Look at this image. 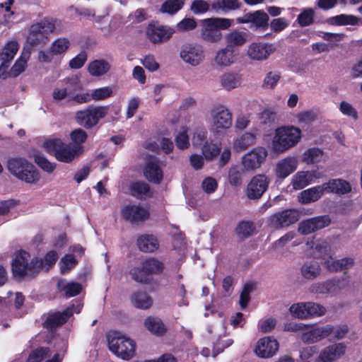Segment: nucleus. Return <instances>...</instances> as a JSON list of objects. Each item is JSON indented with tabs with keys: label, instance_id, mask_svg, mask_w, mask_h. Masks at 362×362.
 Here are the masks:
<instances>
[{
	"label": "nucleus",
	"instance_id": "31",
	"mask_svg": "<svg viewBox=\"0 0 362 362\" xmlns=\"http://www.w3.org/2000/svg\"><path fill=\"white\" fill-rule=\"evenodd\" d=\"M226 47L235 49V47H241L247 41V34L243 31L233 30L226 34L224 37Z\"/></svg>",
	"mask_w": 362,
	"mask_h": 362
},
{
	"label": "nucleus",
	"instance_id": "29",
	"mask_svg": "<svg viewBox=\"0 0 362 362\" xmlns=\"http://www.w3.org/2000/svg\"><path fill=\"white\" fill-rule=\"evenodd\" d=\"M257 134V129H254L252 132H246L243 134L240 137L233 141L234 150L241 151L255 144Z\"/></svg>",
	"mask_w": 362,
	"mask_h": 362
},
{
	"label": "nucleus",
	"instance_id": "41",
	"mask_svg": "<svg viewBox=\"0 0 362 362\" xmlns=\"http://www.w3.org/2000/svg\"><path fill=\"white\" fill-rule=\"evenodd\" d=\"M325 266L332 272H337L349 269L354 265V260L349 257H344L341 259H334L330 257L326 260Z\"/></svg>",
	"mask_w": 362,
	"mask_h": 362
},
{
	"label": "nucleus",
	"instance_id": "57",
	"mask_svg": "<svg viewBox=\"0 0 362 362\" xmlns=\"http://www.w3.org/2000/svg\"><path fill=\"white\" fill-rule=\"evenodd\" d=\"M197 25V21L193 18H185L177 23L175 32L185 33L194 30Z\"/></svg>",
	"mask_w": 362,
	"mask_h": 362
},
{
	"label": "nucleus",
	"instance_id": "37",
	"mask_svg": "<svg viewBox=\"0 0 362 362\" xmlns=\"http://www.w3.org/2000/svg\"><path fill=\"white\" fill-rule=\"evenodd\" d=\"M139 249L146 252H152L158 248L157 238L153 235H142L137 240Z\"/></svg>",
	"mask_w": 362,
	"mask_h": 362
},
{
	"label": "nucleus",
	"instance_id": "4",
	"mask_svg": "<svg viewBox=\"0 0 362 362\" xmlns=\"http://www.w3.org/2000/svg\"><path fill=\"white\" fill-rule=\"evenodd\" d=\"M209 122L211 132L220 135L232 127V113L223 105H214L209 111Z\"/></svg>",
	"mask_w": 362,
	"mask_h": 362
},
{
	"label": "nucleus",
	"instance_id": "13",
	"mask_svg": "<svg viewBox=\"0 0 362 362\" xmlns=\"http://www.w3.org/2000/svg\"><path fill=\"white\" fill-rule=\"evenodd\" d=\"M81 307L71 305L68 307L63 312H56L51 313L48 315L47 318L44 322V326L47 329L51 331L54 330L58 327L64 324L67 320L73 315L74 313H79Z\"/></svg>",
	"mask_w": 362,
	"mask_h": 362
},
{
	"label": "nucleus",
	"instance_id": "27",
	"mask_svg": "<svg viewBox=\"0 0 362 362\" xmlns=\"http://www.w3.org/2000/svg\"><path fill=\"white\" fill-rule=\"evenodd\" d=\"M278 349L277 341H259L254 352L259 358H269L274 356Z\"/></svg>",
	"mask_w": 362,
	"mask_h": 362
},
{
	"label": "nucleus",
	"instance_id": "50",
	"mask_svg": "<svg viewBox=\"0 0 362 362\" xmlns=\"http://www.w3.org/2000/svg\"><path fill=\"white\" fill-rule=\"evenodd\" d=\"M329 22L337 25H354L358 23V18L352 15L340 14L331 18Z\"/></svg>",
	"mask_w": 362,
	"mask_h": 362
},
{
	"label": "nucleus",
	"instance_id": "15",
	"mask_svg": "<svg viewBox=\"0 0 362 362\" xmlns=\"http://www.w3.org/2000/svg\"><path fill=\"white\" fill-rule=\"evenodd\" d=\"M346 349L343 342L332 343L320 351L315 362H334L345 354Z\"/></svg>",
	"mask_w": 362,
	"mask_h": 362
},
{
	"label": "nucleus",
	"instance_id": "7",
	"mask_svg": "<svg viewBox=\"0 0 362 362\" xmlns=\"http://www.w3.org/2000/svg\"><path fill=\"white\" fill-rule=\"evenodd\" d=\"M8 169L16 177L28 183H35L40 180V173L35 167L25 159L9 160Z\"/></svg>",
	"mask_w": 362,
	"mask_h": 362
},
{
	"label": "nucleus",
	"instance_id": "55",
	"mask_svg": "<svg viewBox=\"0 0 362 362\" xmlns=\"http://www.w3.org/2000/svg\"><path fill=\"white\" fill-rule=\"evenodd\" d=\"M307 310L308 319L322 316L326 313L324 306L310 301L307 302Z\"/></svg>",
	"mask_w": 362,
	"mask_h": 362
},
{
	"label": "nucleus",
	"instance_id": "36",
	"mask_svg": "<svg viewBox=\"0 0 362 362\" xmlns=\"http://www.w3.org/2000/svg\"><path fill=\"white\" fill-rule=\"evenodd\" d=\"M110 63L105 59H96L88 64V71L93 76H101L106 74L110 69Z\"/></svg>",
	"mask_w": 362,
	"mask_h": 362
},
{
	"label": "nucleus",
	"instance_id": "43",
	"mask_svg": "<svg viewBox=\"0 0 362 362\" xmlns=\"http://www.w3.org/2000/svg\"><path fill=\"white\" fill-rule=\"evenodd\" d=\"M131 302L134 307L144 310L151 308L153 304L151 298L144 292H136L132 294Z\"/></svg>",
	"mask_w": 362,
	"mask_h": 362
},
{
	"label": "nucleus",
	"instance_id": "40",
	"mask_svg": "<svg viewBox=\"0 0 362 362\" xmlns=\"http://www.w3.org/2000/svg\"><path fill=\"white\" fill-rule=\"evenodd\" d=\"M240 4L238 0H214L211 6L216 12L227 13L229 11L238 9Z\"/></svg>",
	"mask_w": 362,
	"mask_h": 362
},
{
	"label": "nucleus",
	"instance_id": "8",
	"mask_svg": "<svg viewBox=\"0 0 362 362\" xmlns=\"http://www.w3.org/2000/svg\"><path fill=\"white\" fill-rule=\"evenodd\" d=\"M267 151L263 147H256L244 154L241 158V165L245 173L253 172L259 169L267 157Z\"/></svg>",
	"mask_w": 362,
	"mask_h": 362
},
{
	"label": "nucleus",
	"instance_id": "54",
	"mask_svg": "<svg viewBox=\"0 0 362 362\" xmlns=\"http://www.w3.org/2000/svg\"><path fill=\"white\" fill-rule=\"evenodd\" d=\"M281 78V75L277 71L268 72L264 80L262 86L264 89H274L278 84Z\"/></svg>",
	"mask_w": 362,
	"mask_h": 362
},
{
	"label": "nucleus",
	"instance_id": "33",
	"mask_svg": "<svg viewBox=\"0 0 362 362\" xmlns=\"http://www.w3.org/2000/svg\"><path fill=\"white\" fill-rule=\"evenodd\" d=\"M145 327L157 337H162L167 331V328L163 321L153 316H149L144 320Z\"/></svg>",
	"mask_w": 362,
	"mask_h": 362
},
{
	"label": "nucleus",
	"instance_id": "5",
	"mask_svg": "<svg viewBox=\"0 0 362 362\" xmlns=\"http://www.w3.org/2000/svg\"><path fill=\"white\" fill-rule=\"evenodd\" d=\"M232 25V20L226 18H206L202 22L201 37L211 43H216L222 39L221 30H226Z\"/></svg>",
	"mask_w": 362,
	"mask_h": 362
},
{
	"label": "nucleus",
	"instance_id": "42",
	"mask_svg": "<svg viewBox=\"0 0 362 362\" xmlns=\"http://www.w3.org/2000/svg\"><path fill=\"white\" fill-rule=\"evenodd\" d=\"M221 83L223 88L230 90L239 87L241 84V76L237 73L227 72L221 77Z\"/></svg>",
	"mask_w": 362,
	"mask_h": 362
},
{
	"label": "nucleus",
	"instance_id": "52",
	"mask_svg": "<svg viewBox=\"0 0 362 362\" xmlns=\"http://www.w3.org/2000/svg\"><path fill=\"white\" fill-rule=\"evenodd\" d=\"M249 18H250V23L257 28L267 26L269 21V16L263 11L250 13Z\"/></svg>",
	"mask_w": 362,
	"mask_h": 362
},
{
	"label": "nucleus",
	"instance_id": "22",
	"mask_svg": "<svg viewBox=\"0 0 362 362\" xmlns=\"http://www.w3.org/2000/svg\"><path fill=\"white\" fill-rule=\"evenodd\" d=\"M238 53L235 49L225 47L220 49L214 57V63L220 67H227L233 64L237 60Z\"/></svg>",
	"mask_w": 362,
	"mask_h": 362
},
{
	"label": "nucleus",
	"instance_id": "34",
	"mask_svg": "<svg viewBox=\"0 0 362 362\" xmlns=\"http://www.w3.org/2000/svg\"><path fill=\"white\" fill-rule=\"evenodd\" d=\"M324 193L322 185L313 187L301 192L298 197L299 201L303 204L314 202L320 199Z\"/></svg>",
	"mask_w": 362,
	"mask_h": 362
},
{
	"label": "nucleus",
	"instance_id": "56",
	"mask_svg": "<svg viewBox=\"0 0 362 362\" xmlns=\"http://www.w3.org/2000/svg\"><path fill=\"white\" fill-rule=\"evenodd\" d=\"M245 171L238 166L235 165L230 168L228 174L229 182L234 186H239L242 183V176Z\"/></svg>",
	"mask_w": 362,
	"mask_h": 362
},
{
	"label": "nucleus",
	"instance_id": "64",
	"mask_svg": "<svg viewBox=\"0 0 362 362\" xmlns=\"http://www.w3.org/2000/svg\"><path fill=\"white\" fill-rule=\"evenodd\" d=\"M34 160L40 168L49 173H52L56 168L55 163L49 162L46 158L39 154L35 155Z\"/></svg>",
	"mask_w": 362,
	"mask_h": 362
},
{
	"label": "nucleus",
	"instance_id": "63",
	"mask_svg": "<svg viewBox=\"0 0 362 362\" xmlns=\"http://www.w3.org/2000/svg\"><path fill=\"white\" fill-rule=\"evenodd\" d=\"M253 231V226L251 222L243 221L235 228L236 234L240 238H245L250 236Z\"/></svg>",
	"mask_w": 362,
	"mask_h": 362
},
{
	"label": "nucleus",
	"instance_id": "48",
	"mask_svg": "<svg viewBox=\"0 0 362 362\" xmlns=\"http://www.w3.org/2000/svg\"><path fill=\"white\" fill-rule=\"evenodd\" d=\"M55 29L54 23L52 20H43L32 25L33 33H41L44 35L53 33Z\"/></svg>",
	"mask_w": 362,
	"mask_h": 362
},
{
	"label": "nucleus",
	"instance_id": "46",
	"mask_svg": "<svg viewBox=\"0 0 362 362\" xmlns=\"http://www.w3.org/2000/svg\"><path fill=\"white\" fill-rule=\"evenodd\" d=\"M323 157V151L319 148H310L303 154L302 160L307 164H313L321 161Z\"/></svg>",
	"mask_w": 362,
	"mask_h": 362
},
{
	"label": "nucleus",
	"instance_id": "25",
	"mask_svg": "<svg viewBox=\"0 0 362 362\" xmlns=\"http://www.w3.org/2000/svg\"><path fill=\"white\" fill-rule=\"evenodd\" d=\"M325 193H335L339 194H347L351 190L350 184L346 180L333 179L322 184Z\"/></svg>",
	"mask_w": 362,
	"mask_h": 362
},
{
	"label": "nucleus",
	"instance_id": "59",
	"mask_svg": "<svg viewBox=\"0 0 362 362\" xmlns=\"http://www.w3.org/2000/svg\"><path fill=\"white\" fill-rule=\"evenodd\" d=\"M277 320L274 317L262 319L258 322V330L262 333L271 332L276 327Z\"/></svg>",
	"mask_w": 362,
	"mask_h": 362
},
{
	"label": "nucleus",
	"instance_id": "51",
	"mask_svg": "<svg viewBox=\"0 0 362 362\" xmlns=\"http://www.w3.org/2000/svg\"><path fill=\"white\" fill-rule=\"evenodd\" d=\"M90 93L92 100L101 101L110 98L113 94V90L110 86H103L93 89Z\"/></svg>",
	"mask_w": 362,
	"mask_h": 362
},
{
	"label": "nucleus",
	"instance_id": "53",
	"mask_svg": "<svg viewBox=\"0 0 362 362\" xmlns=\"http://www.w3.org/2000/svg\"><path fill=\"white\" fill-rule=\"evenodd\" d=\"M145 268L151 277V274H159L163 270V262L155 258H149L144 261Z\"/></svg>",
	"mask_w": 362,
	"mask_h": 362
},
{
	"label": "nucleus",
	"instance_id": "11",
	"mask_svg": "<svg viewBox=\"0 0 362 362\" xmlns=\"http://www.w3.org/2000/svg\"><path fill=\"white\" fill-rule=\"evenodd\" d=\"M315 339L333 337L336 339L346 338L349 336V328L346 325H337L335 326L326 325L324 326H318L311 329Z\"/></svg>",
	"mask_w": 362,
	"mask_h": 362
},
{
	"label": "nucleus",
	"instance_id": "44",
	"mask_svg": "<svg viewBox=\"0 0 362 362\" xmlns=\"http://www.w3.org/2000/svg\"><path fill=\"white\" fill-rule=\"evenodd\" d=\"M71 46L70 40L66 37L55 40L50 45L52 53L55 56L64 55Z\"/></svg>",
	"mask_w": 362,
	"mask_h": 362
},
{
	"label": "nucleus",
	"instance_id": "24",
	"mask_svg": "<svg viewBox=\"0 0 362 362\" xmlns=\"http://www.w3.org/2000/svg\"><path fill=\"white\" fill-rule=\"evenodd\" d=\"M298 167V160L295 157L288 156L281 159L276 164V174L279 178H286Z\"/></svg>",
	"mask_w": 362,
	"mask_h": 362
},
{
	"label": "nucleus",
	"instance_id": "23",
	"mask_svg": "<svg viewBox=\"0 0 362 362\" xmlns=\"http://www.w3.org/2000/svg\"><path fill=\"white\" fill-rule=\"evenodd\" d=\"M19 49V45L16 41H9L4 47L2 52L0 55V58L2 60V64L0 67V76L3 78H6V75H4L3 71L5 69L8 68V65L6 64L11 61L15 55L16 54Z\"/></svg>",
	"mask_w": 362,
	"mask_h": 362
},
{
	"label": "nucleus",
	"instance_id": "38",
	"mask_svg": "<svg viewBox=\"0 0 362 362\" xmlns=\"http://www.w3.org/2000/svg\"><path fill=\"white\" fill-rule=\"evenodd\" d=\"M225 341H210L208 345L204 347L201 351L202 356L208 357L212 356L215 357L216 355L222 352L225 348L230 346L231 343Z\"/></svg>",
	"mask_w": 362,
	"mask_h": 362
},
{
	"label": "nucleus",
	"instance_id": "61",
	"mask_svg": "<svg viewBox=\"0 0 362 362\" xmlns=\"http://www.w3.org/2000/svg\"><path fill=\"white\" fill-rule=\"evenodd\" d=\"M335 286V280H328L324 283H318L313 284L310 287V291L314 293H323L325 292H330L334 290Z\"/></svg>",
	"mask_w": 362,
	"mask_h": 362
},
{
	"label": "nucleus",
	"instance_id": "3",
	"mask_svg": "<svg viewBox=\"0 0 362 362\" xmlns=\"http://www.w3.org/2000/svg\"><path fill=\"white\" fill-rule=\"evenodd\" d=\"M42 268V259L32 258L29 253L21 251L16 254L12 262V271L15 276L33 277L38 274Z\"/></svg>",
	"mask_w": 362,
	"mask_h": 362
},
{
	"label": "nucleus",
	"instance_id": "26",
	"mask_svg": "<svg viewBox=\"0 0 362 362\" xmlns=\"http://www.w3.org/2000/svg\"><path fill=\"white\" fill-rule=\"evenodd\" d=\"M144 173L147 180L154 183H160L163 176L158 161L155 158H151L146 163Z\"/></svg>",
	"mask_w": 362,
	"mask_h": 362
},
{
	"label": "nucleus",
	"instance_id": "19",
	"mask_svg": "<svg viewBox=\"0 0 362 362\" xmlns=\"http://www.w3.org/2000/svg\"><path fill=\"white\" fill-rule=\"evenodd\" d=\"M122 217L127 221L138 223L146 220L149 216L146 209L139 205L129 204L124 206L121 211Z\"/></svg>",
	"mask_w": 362,
	"mask_h": 362
},
{
	"label": "nucleus",
	"instance_id": "49",
	"mask_svg": "<svg viewBox=\"0 0 362 362\" xmlns=\"http://www.w3.org/2000/svg\"><path fill=\"white\" fill-rule=\"evenodd\" d=\"M307 310V302L293 303L289 308L291 315L293 317L300 320L308 319Z\"/></svg>",
	"mask_w": 362,
	"mask_h": 362
},
{
	"label": "nucleus",
	"instance_id": "21",
	"mask_svg": "<svg viewBox=\"0 0 362 362\" xmlns=\"http://www.w3.org/2000/svg\"><path fill=\"white\" fill-rule=\"evenodd\" d=\"M321 176L316 170L299 171L292 178L293 187L294 189H301Z\"/></svg>",
	"mask_w": 362,
	"mask_h": 362
},
{
	"label": "nucleus",
	"instance_id": "2",
	"mask_svg": "<svg viewBox=\"0 0 362 362\" xmlns=\"http://www.w3.org/2000/svg\"><path fill=\"white\" fill-rule=\"evenodd\" d=\"M302 138L301 130L295 126L287 125L275 130L272 141V150L277 153H284L296 146Z\"/></svg>",
	"mask_w": 362,
	"mask_h": 362
},
{
	"label": "nucleus",
	"instance_id": "45",
	"mask_svg": "<svg viewBox=\"0 0 362 362\" xmlns=\"http://www.w3.org/2000/svg\"><path fill=\"white\" fill-rule=\"evenodd\" d=\"M185 0H166L160 6V11L163 13L174 15L182 9Z\"/></svg>",
	"mask_w": 362,
	"mask_h": 362
},
{
	"label": "nucleus",
	"instance_id": "60",
	"mask_svg": "<svg viewBox=\"0 0 362 362\" xmlns=\"http://www.w3.org/2000/svg\"><path fill=\"white\" fill-rule=\"evenodd\" d=\"M76 264V260L75 257L71 255H66L59 262L61 273L63 274L68 273L75 267Z\"/></svg>",
	"mask_w": 362,
	"mask_h": 362
},
{
	"label": "nucleus",
	"instance_id": "30",
	"mask_svg": "<svg viewBox=\"0 0 362 362\" xmlns=\"http://www.w3.org/2000/svg\"><path fill=\"white\" fill-rule=\"evenodd\" d=\"M57 288L66 297H72L80 293L82 290V286L79 283L68 281L64 279H62L58 281Z\"/></svg>",
	"mask_w": 362,
	"mask_h": 362
},
{
	"label": "nucleus",
	"instance_id": "18",
	"mask_svg": "<svg viewBox=\"0 0 362 362\" xmlns=\"http://www.w3.org/2000/svg\"><path fill=\"white\" fill-rule=\"evenodd\" d=\"M175 33V30L168 25H149L146 30L148 40L153 44H160L167 42Z\"/></svg>",
	"mask_w": 362,
	"mask_h": 362
},
{
	"label": "nucleus",
	"instance_id": "14",
	"mask_svg": "<svg viewBox=\"0 0 362 362\" xmlns=\"http://www.w3.org/2000/svg\"><path fill=\"white\" fill-rule=\"evenodd\" d=\"M275 51L272 44L265 42H252L247 50V56L252 61H264Z\"/></svg>",
	"mask_w": 362,
	"mask_h": 362
},
{
	"label": "nucleus",
	"instance_id": "47",
	"mask_svg": "<svg viewBox=\"0 0 362 362\" xmlns=\"http://www.w3.org/2000/svg\"><path fill=\"white\" fill-rule=\"evenodd\" d=\"M129 274L132 279L139 283H147L151 280V278L145 268L144 262H143L141 267H134L129 271Z\"/></svg>",
	"mask_w": 362,
	"mask_h": 362
},
{
	"label": "nucleus",
	"instance_id": "16",
	"mask_svg": "<svg viewBox=\"0 0 362 362\" xmlns=\"http://www.w3.org/2000/svg\"><path fill=\"white\" fill-rule=\"evenodd\" d=\"M269 180L264 175L254 176L247 186L246 194L249 199L260 198L268 188Z\"/></svg>",
	"mask_w": 362,
	"mask_h": 362
},
{
	"label": "nucleus",
	"instance_id": "6",
	"mask_svg": "<svg viewBox=\"0 0 362 362\" xmlns=\"http://www.w3.org/2000/svg\"><path fill=\"white\" fill-rule=\"evenodd\" d=\"M108 111V105H90L77 111L75 114V119L79 125L90 129L97 125L100 119L105 118Z\"/></svg>",
	"mask_w": 362,
	"mask_h": 362
},
{
	"label": "nucleus",
	"instance_id": "10",
	"mask_svg": "<svg viewBox=\"0 0 362 362\" xmlns=\"http://www.w3.org/2000/svg\"><path fill=\"white\" fill-rule=\"evenodd\" d=\"M180 57L185 63L197 66L204 60L205 54L201 45L191 43L182 47Z\"/></svg>",
	"mask_w": 362,
	"mask_h": 362
},
{
	"label": "nucleus",
	"instance_id": "58",
	"mask_svg": "<svg viewBox=\"0 0 362 362\" xmlns=\"http://www.w3.org/2000/svg\"><path fill=\"white\" fill-rule=\"evenodd\" d=\"M131 192L134 196L142 198L149 194V186L145 182H136L131 185Z\"/></svg>",
	"mask_w": 362,
	"mask_h": 362
},
{
	"label": "nucleus",
	"instance_id": "20",
	"mask_svg": "<svg viewBox=\"0 0 362 362\" xmlns=\"http://www.w3.org/2000/svg\"><path fill=\"white\" fill-rule=\"evenodd\" d=\"M330 219L327 216H317L301 221L298 225V231L304 235H308L317 230L327 226Z\"/></svg>",
	"mask_w": 362,
	"mask_h": 362
},
{
	"label": "nucleus",
	"instance_id": "35",
	"mask_svg": "<svg viewBox=\"0 0 362 362\" xmlns=\"http://www.w3.org/2000/svg\"><path fill=\"white\" fill-rule=\"evenodd\" d=\"M321 272V268L319 263L314 260L305 262L301 267V276L307 280H313L316 279Z\"/></svg>",
	"mask_w": 362,
	"mask_h": 362
},
{
	"label": "nucleus",
	"instance_id": "12",
	"mask_svg": "<svg viewBox=\"0 0 362 362\" xmlns=\"http://www.w3.org/2000/svg\"><path fill=\"white\" fill-rule=\"evenodd\" d=\"M64 86L57 87L52 91V98L54 100L60 101L67 97L71 100L72 92L81 90L83 86L77 76L67 77L62 81Z\"/></svg>",
	"mask_w": 362,
	"mask_h": 362
},
{
	"label": "nucleus",
	"instance_id": "62",
	"mask_svg": "<svg viewBox=\"0 0 362 362\" xmlns=\"http://www.w3.org/2000/svg\"><path fill=\"white\" fill-rule=\"evenodd\" d=\"M315 11L312 8H306L300 13L297 21L300 26H308L313 23Z\"/></svg>",
	"mask_w": 362,
	"mask_h": 362
},
{
	"label": "nucleus",
	"instance_id": "9",
	"mask_svg": "<svg viewBox=\"0 0 362 362\" xmlns=\"http://www.w3.org/2000/svg\"><path fill=\"white\" fill-rule=\"evenodd\" d=\"M299 212L296 209H289L272 215L267 221L268 225L274 229L288 227L299 219Z\"/></svg>",
	"mask_w": 362,
	"mask_h": 362
},
{
	"label": "nucleus",
	"instance_id": "39",
	"mask_svg": "<svg viewBox=\"0 0 362 362\" xmlns=\"http://www.w3.org/2000/svg\"><path fill=\"white\" fill-rule=\"evenodd\" d=\"M221 148V142L207 140L202 146V152L206 160H211L220 153Z\"/></svg>",
	"mask_w": 362,
	"mask_h": 362
},
{
	"label": "nucleus",
	"instance_id": "17",
	"mask_svg": "<svg viewBox=\"0 0 362 362\" xmlns=\"http://www.w3.org/2000/svg\"><path fill=\"white\" fill-rule=\"evenodd\" d=\"M110 351L119 358L128 360L135 352L134 341H107Z\"/></svg>",
	"mask_w": 362,
	"mask_h": 362
},
{
	"label": "nucleus",
	"instance_id": "32",
	"mask_svg": "<svg viewBox=\"0 0 362 362\" xmlns=\"http://www.w3.org/2000/svg\"><path fill=\"white\" fill-rule=\"evenodd\" d=\"M30 52L28 49H23L21 57L18 59V60L15 62L13 66L11 67L9 73H6L5 69L3 71L4 72V75L7 76H13L16 77L20 75L22 72H23L27 66V62L30 58Z\"/></svg>",
	"mask_w": 362,
	"mask_h": 362
},
{
	"label": "nucleus",
	"instance_id": "28",
	"mask_svg": "<svg viewBox=\"0 0 362 362\" xmlns=\"http://www.w3.org/2000/svg\"><path fill=\"white\" fill-rule=\"evenodd\" d=\"M316 325H308L304 323L290 322L284 325V330L291 332L301 333L305 339H314L315 336L311 332L312 329L316 327Z\"/></svg>",
	"mask_w": 362,
	"mask_h": 362
},
{
	"label": "nucleus",
	"instance_id": "1",
	"mask_svg": "<svg viewBox=\"0 0 362 362\" xmlns=\"http://www.w3.org/2000/svg\"><path fill=\"white\" fill-rule=\"evenodd\" d=\"M44 149L53 154L60 162L69 163L84 152V148L80 145L65 144L60 139H49L43 144Z\"/></svg>",
	"mask_w": 362,
	"mask_h": 362
}]
</instances>
